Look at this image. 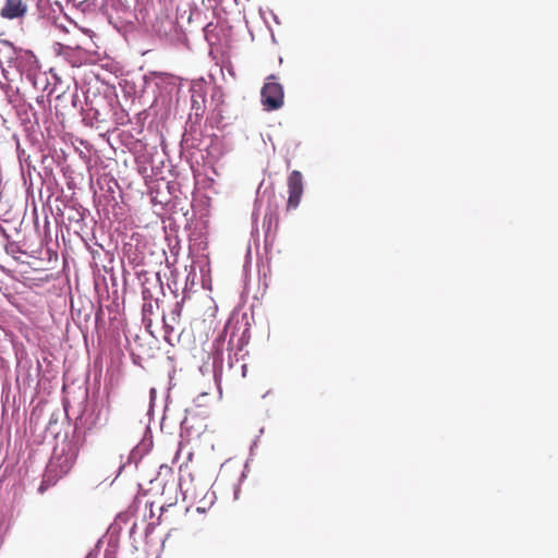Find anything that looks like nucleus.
I'll return each mask as SVG.
<instances>
[{"instance_id": "obj_1", "label": "nucleus", "mask_w": 558, "mask_h": 558, "mask_svg": "<svg viewBox=\"0 0 558 558\" xmlns=\"http://www.w3.org/2000/svg\"><path fill=\"white\" fill-rule=\"evenodd\" d=\"M76 460V453L72 447L62 448L60 451L54 450L49 460L39 492L44 493L50 486H53L60 478L65 476L72 470Z\"/></svg>"}, {"instance_id": "obj_2", "label": "nucleus", "mask_w": 558, "mask_h": 558, "mask_svg": "<svg viewBox=\"0 0 558 558\" xmlns=\"http://www.w3.org/2000/svg\"><path fill=\"white\" fill-rule=\"evenodd\" d=\"M181 487L185 498H191L198 504L197 512L204 513L216 500V494L210 489L209 481L187 474L181 480Z\"/></svg>"}, {"instance_id": "obj_3", "label": "nucleus", "mask_w": 558, "mask_h": 558, "mask_svg": "<svg viewBox=\"0 0 558 558\" xmlns=\"http://www.w3.org/2000/svg\"><path fill=\"white\" fill-rule=\"evenodd\" d=\"M262 104L268 111L277 110L283 105V88L281 84L277 82L275 75H269L264 84L262 92Z\"/></svg>"}, {"instance_id": "obj_4", "label": "nucleus", "mask_w": 558, "mask_h": 558, "mask_svg": "<svg viewBox=\"0 0 558 558\" xmlns=\"http://www.w3.org/2000/svg\"><path fill=\"white\" fill-rule=\"evenodd\" d=\"M288 185V202L287 210H294L299 207L303 195V177L299 170H293L287 180Z\"/></svg>"}, {"instance_id": "obj_5", "label": "nucleus", "mask_w": 558, "mask_h": 558, "mask_svg": "<svg viewBox=\"0 0 558 558\" xmlns=\"http://www.w3.org/2000/svg\"><path fill=\"white\" fill-rule=\"evenodd\" d=\"M166 318L167 316H143L142 320L149 335L156 339H165Z\"/></svg>"}, {"instance_id": "obj_6", "label": "nucleus", "mask_w": 558, "mask_h": 558, "mask_svg": "<svg viewBox=\"0 0 558 558\" xmlns=\"http://www.w3.org/2000/svg\"><path fill=\"white\" fill-rule=\"evenodd\" d=\"M27 7L23 0H7L1 8L0 15L13 20L25 15Z\"/></svg>"}, {"instance_id": "obj_7", "label": "nucleus", "mask_w": 558, "mask_h": 558, "mask_svg": "<svg viewBox=\"0 0 558 558\" xmlns=\"http://www.w3.org/2000/svg\"><path fill=\"white\" fill-rule=\"evenodd\" d=\"M180 336L179 316H167L165 324V340L171 342L173 337Z\"/></svg>"}, {"instance_id": "obj_8", "label": "nucleus", "mask_w": 558, "mask_h": 558, "mask_svg": "<svg viewBox=\"0 0 558 558\" xmlns=\"http://www.w3.org/2000/svg\"><path fill=\"white\" fill-rule=\"evenodd\" d=\"M272 220H275V226L277 227L278 226V217L277 216H265L264 218V226H266V223H268V228L271 227V223H272Z\"/></svg>"}]
</instances>
